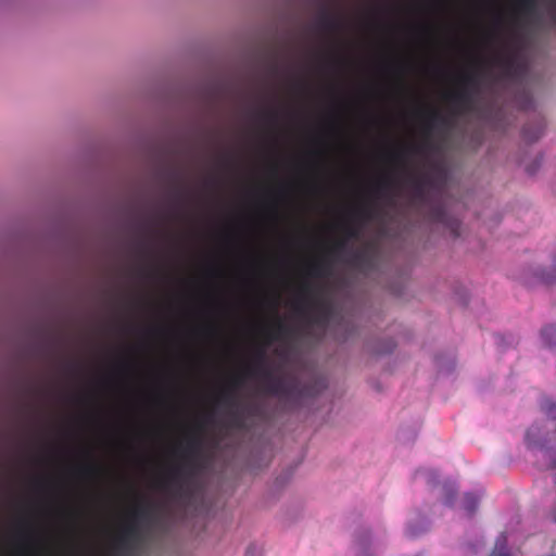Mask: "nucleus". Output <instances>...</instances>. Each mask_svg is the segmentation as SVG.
I'll list each match as a JSON object with an SVG mask.
<instances>
[{
	"label": "nucleus",
	"instance_id": "f257e3e1",
	"mask_svg": "<svg viewBox=\"0 0 556 556\" xmlns=\"http://www.w3.org/2000/svg\"><path fill=\"white\" fill-rule=\"evenodd\" d=\"M263 386L268 394L285 397L294 388V380L289 375L268 371L264 375Z\"/></svg>",
	"mask_w": 556,
	"mask_h": 556
},
{
	"label": "nucleus",
	"instance_id": "f03ea898",
	"mask_svg": "<svg viewBox=\"0 0 556 556\" xmlns=\"http://www.w3.org/2000/svg\"><path fill=\"white\" fill-rule=\"evenodd\" d=\"M503 62L508 75L520 76L527 71V60L519 53H511L503 58Z\"/></svg>",
	"mask_w": 556,
	"mask_h": 556
},
{
	"label": "nucleus",
	"instance_id": "7ed1b4c3",
	"mask_svg": "<svg viewBox=\"0 0 556 556\" xmlns=\"http://www.w3.org/2000/svg\"><path fill=\"white\" fill-rule=\"evenodd\" d=\"M542 339L545 345L556 346V325H548L542 329Z\"/></svg>",
	"mask_w": 556,
	"mask_h": 556
},
{
	"label": "nucleus",
	"instance_id": "20e7f679",
	"mask_svg": "<svg viewBox=\"0 0 556 556\" xmlns=\"http://www.w3.org/2000/svg\"><path fill=\"white\" fill-rule=\"evenodd\" d=\"M491 556H509L508 542L505 534H501L497 538Z\"/></svg>",
	"mask_w": 556,
	"mask_h": 556
},
{
	"label": "nucleus",
	"instance_id": "39448f33",
	"mask_svg": "<svg viewBox=\"0 0 556 556\" xmlns=\"http://www.w3.org/2000/svg\"><path fill=\"white\" fill-rule=\"evenodd\" d=\"M433 218L440 223L445 224L453 233L457 235V229L459 227V223L456 219H448L444 212L441 208H438L434 212Z\"/></svg>",
	"mask_w": 556,
	"mask_h": 556
},
{
	"label": "nucleus",
	"instance_id": "423d86ee",
	"mask_svg": "<svg viewBox=\"0 0 556 556\" xmlns=\"http://www.w3.org/2000/svg\"><path fill=\"white\" fill-rule=\"evenodd\" d=\"M479 504V497L472 493H468L464 497V509L467 511L468 515H473L477 510Z\"/></svg>",
	"mask_w": 556,
	"mask_h": 556
},
{
	"label": "nucleus",
	"instance_id": "0eeeda50",
	"mask_svg": "<svg viewBox=\"0 0 556 556\" xmlns=\"http://www.w3.org/2000/svg\"><path fill=\"white\" fill-rule=\"evenodd\" d=\"M538 278L540 281L552 285L556 282V261L553 264V267L548 270H541L538 273Z\"/></svg>",
	"mask_w": 556,
	"mask_h": 556
},
{
	"label": "nucleus",
	"instance_id": "6e6552de",
	"mask_svg": "<svg viewBox=\"0 0 556 556\" xmlns=\"http://www.w3.org/2000/svg\"><path fill=\"white\" fill-rule=\"evenodd\" d=\"M443 491L445 493V503L452 504L455 498V495H456V489H455L454 484L445 483L443 485Z\"/></svg>",
	"mask_w": 556,
	"mask_h": 556
},
{
	"label": "nucleus",
	"instance_id": "1a4fd4ad",
	"mask_svg": "<svg viewBox=\"0 0 556 556\" xmlns=\"http://www.w3.org/2000/svg\"><path fill=\"white\" fill-rule=\"evenodd\" d=\"M542 408L546 412V414L556 419V404L549 400H545L542 404Z\"/></svg>",
	"mask_w": 556,
	"mask_h": 556
},
{
	"label": "nucleus",
	"instance_id": "9d476101",
	"mask_svg": "<svg viewBox=\"0 0 556 556\" xmlns=\"http://www.w3.org/2000/svg\"><path fill=\"white\" fill-rule=\"evenodd\" d=\"M547 15L554 25H556V0H551L546 8Z\"/></svg>",
	"mask_w": 556,
	"mask_h": 556
},
{
	"label": "nucleus",
	"instance_id": "9b49d317",
	"mask_svg": "<svg viewBox=\"0 0 556 556\" xmlns=\"http://www.w3.org/2000/svg\"><path fill=\"white\" fill-rule=\"evenodd\" d=\"M417 473L425 476L428 483L435 484L437 477L432 470H420Z\"/></svg>",
	"mask_w": 556,
	"mask_h": 556
},
{
	"label": "nucleus",
	"instance_id": "f8f14e48",
	"mask_svg": "<svg viewBox=\"0 0 556 556\" xmlns=\"http://www.w3.org/2000/svg\"><path fill=\"white\" fill-rule=\"evenodd\" d=\"M522 5L527 11L531 12L532 14H534L536 12V9H538L536 0H523Z\"/></svg>",
	"mask_w": 556,
	"mask_h": 556
},
{
	"label": "nucleus",
	"instance_id": "ddd939ff",
	"mask_svg": "<svg viewBox=\"0 0 556 556\" xmlns=\"http://www.w3.org/2000/svg\"><path fill=\"white\" fill-rule=\"evenodd\" d=\"M356 540L359 546H364L366 541L368 540L367 531H365L363 534L357 535Z\"/></svg>",
	"mask_w": 556,
	"mask_h": 556
},
{
	"label": "nucleus",
	"instance_id": "4468645a",
	"mask_svg": "<svg viewBox=\"0 0 556 556\" xmlns=\"http://www.w3.org/2000/svg\"><path fill=\"white\" fill-rule=\"evenodd\" d=\"M523 134H525V137H526L528 140H530V141H534V140H536V139L540 137V132H538V134H535V135H533V136H532V135H529V132H528V130H527V129H525V132H523Z\"/></svg>",
	"mask_w": 556,
	"mask_h": 556
},
{
	"label": "nucleus",
	"instance_id": "2eb2a0df",
	"mask_svg": "<svg viewBox=\"0 0 556 556\" xmlns=\"http://www.w3.org/2000/svg\"><path fill=\"white\" fill-rule=\"evenodd\" d=\"M416 192L418 193V195L422 197L424 195V190L421 187H418Z\"/></svg>",
	"mask_w": 556,
	"mask_h": 556
},
{
	"label": "nucleus",
	"instance_id": "dca6fc26",
	"mask_svg": "<svg viewBox=\"0 0 556 556\" xmlns=\"http://www.w3.org/2000/svg\"><path fill=\"white\" fill-rule=\"evenodd\" d=\"M431 127H432V119H430V121L428 122V128H431Z\"/></svg>",
	"mask_w": 556,
	"mask_h": 556
},
{
	"label": "nucleus",
	"instance_id": "f3484780",
	"mask_svg": "<svg viewBox=\"0 0 556 556\" xmlns=\"http://www.w3.org/2000/svg\"><path fill=\"white\" fill-rule=\"evenodd\" d=\"M554 467H556V458H553Z\"/></svg>",
	"mask_w": 556,
	"mask_h": 556
},
{
	"label": "nucleus",
	"instance_id": "a211bd4d",
	"mask_svg": "<svg viewBox=\"0 0 556 556\" xmlns=\"http://www.w3.org/2000/svg\"><path fill=\"white\" fill-rule=\"evenodd\" d=\"M554 520H555V522H556V514L554 515Z\"/></svg>",
	"mask_w": 556,
	"mask_h": 556
}]
</instances>
